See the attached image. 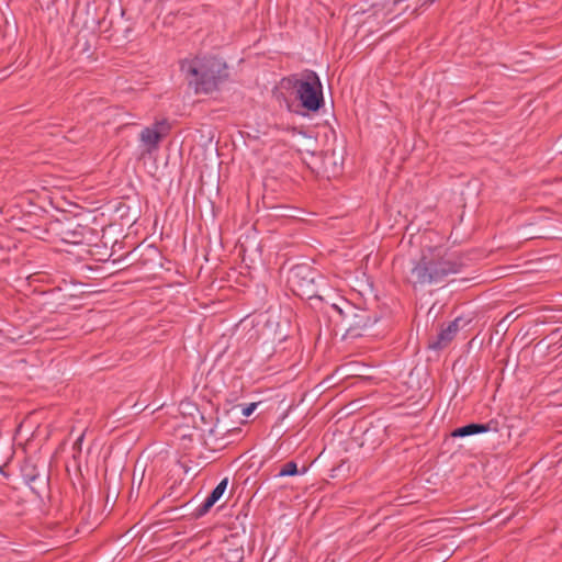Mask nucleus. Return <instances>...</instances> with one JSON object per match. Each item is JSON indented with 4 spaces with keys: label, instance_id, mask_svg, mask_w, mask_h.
Segmentation results:
<instances>
[{
    "label": "nucleus",
    "instance_id": "obj_14",
    "mask_svg": "<svg viewBox=\"0 0 562 562\" xmlns=\"http://www.w3.org/2000/svg\"><path fill=\"white\" fill-rule=\"evenodd\" d=\"M216 504V501L211 499V496H206V498L203 501V503L198 507L196 513L199 516L205 515L214 505Z\"/></svg>",
    "mask_w": 562,
    "mask_h": 562
},
{
    "label": "nucleus",
    "instance_id": "obj_1",
    "mask_svg": "<svg viewBox=\"0 0 562 562\" xmlns=\"http://www.w3.org/2000/svg\"><path fill=\"white\" fill-rule=\"evenodd\" d=\"M181 72L196 94H211L227 79V65L217 57H195L180 64Z\"/></svg>",
    "mask_w": 562,
    "mask_h": 562
},
{
    "label": "nucleus",
    "instance_id": "obj_5",
    "mask_svg": "<svg viewBox=\"0 0 562 562\" xmlns=\"http://www.w3.org/2000/svg\"><path fill=\"white\" fill-rule=\"evenodd\" d=\"M169 128L170 125L167 120L157 121L142 130L139 140L146 147V150L151 153L158 148L159 143L167 135Z\"/></svg>",
    "mask_w": 562,
    "mask_h": 562
},
{
    "label": "nucleus",
    "instance_id": "obj_7",
    "mask_svg": "<svg viewBox=\"0 0 562 562\" xmlns=\"http://www.w3.org/2000/svg\"><path fill=\"white\" fill-rule=\"evenodd\" d=\"M501 424L497 419H490L487 423H469L464 426L458 427L452 430V438H465L470 436L486 434V432H498Z\"/></svg>",
    "mask_w": 562,
    "mask_h": 562
},
{
    "label": "nucleus",
    "instance_id": "obj_10",
    "mask_svg": "<svg viewBox=\"0 0 562 562\" xmlns=\"http://www.w3.org/2000/svg\"><path fill=\"white\" fill-rule=\"evenodd\" d=\"M228 486V477H224L220 481V483L211 491L209 496L211 499L216 501V503L223 497L226 488Z\"/></svg>",
    "mask_w": 562,
    "mask_h": 562
},
{
    "label": "nucleus",
    "instance_id": "obj_13",
    "mask_svg": "<svg viewBox=\"0 0 562 562\" xmlns=\"http://www.w3.org/2000/svg\"><path fill=\"white\" fill-rule=\"evenodd\" d=\"M216 504V501L211 499V496H206V498L203 501V503L198 507L196 513L199 516L205 515L214 505Z\"/></svg>",
    "mask_w": 562,
    "mask_h": 562
},
{
    "label": "nucleus",
    "instance_id": "obj_8",
    "mask_svg": "<svg viewBox=\"0 0 562 562\" xmlns=\"http://www.w3.org/2000/svg\"><path fill=\"white\" fill-rule=\"evenodd\" d=\"M462 322V317H457L451 321L447 327L442 328L435 340L429 342V349L431 350H440L445 348L457 335L460 330V323Z\"/></svg>",
    "mask_w": 562,
    "mask_h": 562
},
{
    "label": "nucleus",
    "instance_id": "obj_15",
    "mask_svg": "<svg viewBox=\"0 0 562 562\" xmlns=\"http://www.w3.org/2000/svg\"><path fill=\"white\" fill-rule=\"evenodd\" d=\"M83 439H85V434L82 432L81 435L78 436V438L75 440L74 445H72V450H74V457H76L77 453H80L81 452V449H82V443H83Z\"/></svg>",
    "mask_w": 562,
    "mask_h": 562
},
{
    "label": "nucleus",
    "instance_id": "obj_17",
    "mask_svg": "<svg viewBox=\"0 0 562 562\" xmlns=\"http://www.w3.org/2000/svg\"><path fill=\"white\" fill-rule=\"evenodd\" d=\"M128 408L132 411L133 414H138V413L143 412L146 408V406L135 402V403L128 405Z\"/></svg>",
    "mask_w": 562,
    "mask_h": 562
},
{
    "label": "nucleus",
    "instance_id": "obj_21",
    "mask_svg": "<svg viewBox=\"0 0 562 562\" xmlns=\"http://www.w3.org/2000/svg\"><path fill=\"white\" fill-rule=\"evenodd\" d=\"M297 114L302 115V116H306V114L304 112H296Z\"/></svg>",
    "mask_w": 562,
    "mask_h": 562
},
{
    "label": "nucleus",
    "instance_id": "obj_9",
    "mask_svg": "<svg viewBox=\"0 0 562 562\" xmlns=\"http://www.w3.org/2000/svg\"><path fill=\"white\" fill-rule=\"evenodd\" d=\"M307 472L306 468L299 470L297 463L294 461L286 462L281 467L279 472L274 475V477H285V476H294V475H304Z\"/></svg>",
    "mask_w": 562,
    "mask_h": 562
},
{
    "label": "nucleus",
    "instance_id": "obj_16",
    "mask_svg": "<svg viewBox=\"0 0 562 562\" xmlns=\"http://www.w3.org/2000/svg\"><path fill=\"white\" fill-rule=\"evenodd\" d=\"M257 403H249L248 405H246L241 411L243 415L245 417H249L257 408Z\"/></svg>",
    "mask_w": 562,
    "mask_h": 562
},
{
    "label": "nucleus",
    "instance_id": "obj_18",
    "mask_svg": "<svg viewBox=\"0 0 562 562\" xmlns=\"http://www.w3.org/2000/svg\"><path fill=\"white\" fill-rule=\"evenodd\" d=\"M517 314H516V311H512L509 313H507L504 317H503V323H508L510 324L513 321H515L517 318Z\"/></svg>",
    "mask_w": 562,
    "mask_h": 562
},
{
    "label": "nucleus",
    "instance_id": "obj_11",
    "mask_svg": "<svg viewBox=\"0 0 562 562\" xmlns=\"http://www.w3.org/2000/svg\"><path fill=\"white\" fill-rule=\"evenodd\" d=\"M216 504V501L211 499V496H206V498L203 501V503L198 507L196 513L199 516L205 515L214 505Z\"/></svg>",
    "mask_w": 562,
    "mask_h": 562
},
{
    "label": "nucleus",
    "instance_id": "obj_20",
    "mask_svg": "<svg viewBox=\"0 0 562 562\" xmlns=\"http://www.w3.org/2000/svg\"><path fill=\"white\" fill-rule=\"evenodd\" d=\"M508 325H509L508 323H503V318H502V319L498 322V324H497V328H498V329H504V330H506V329H507V327H508Z\"/></svg>",
    "mask_w": 562,
    "mask_h": 562
},
{
    "label": "nucleus",
    "instance_id": "obj_6",
    "mask_svg": "<svg viewBox=\"0 0 562 562\" xmlns=\"http://www.w3.org/2000/svg\"><path fill=\"white\" fill-rule=\"evenodd\" d=\"M331 307L342 316L345 322L348 323L349 329L369 328L376 323L375 317H371L364 311H357L348 303H346V308L337 304H333Z\"/></svg>",
    "mask_w": 562,
    "mask_h": 562
},
{
    "label": "nucleus",
    "instance_id": "obj_4",
    "mask_svg": "<svg viewBox=\"0 0 562 562\" xmlns=\"http://www.w3.org/2000/svg\"><path fill=\"white\" fill-rule=\"evenodd\" d=\"M317 278V271L307 263L293 266L288 274V281L292 290L306 299H321L318 295Z\"/></svg>",
    "mask_w": 562,
    "mask_h": 562
},
{
    "label": "nucleus",
    "instance_id": "obj_19",
    "mask_svg": "<svg viewBox=\"0 0 562 562\" xmlns=\"http://www.w3.org/2000/svg\"><path fill=\"white\" fill-rule=\"evenodd\" d=\"M36 480V476L35 475H31V476H25V482L27 485L32 486L31 484ZM32 490H34L33 487H31Z\"/></svg>",
    "mask_w": 562,
    "mask_h": 562
},
{
    "label": "nucleus",
    "instance_id": "obj_12",
    "mask_svg": "<svg viewBox=\"0 0 562 562\" xmlns=\"http://www.w3.org/2000/svg\"><path fill=\"white\" fill-rule=\"evenodd\" d=\"M216 504V501L211 499V496H206V498L203 501V503L198 507L196 513L199 516L205 515L214 505Z\"/></svg>",
    "mask_w": 562,
    "mask_h": 562
},
{
    "label": "nucleus",
    "instance_id": "obj_2",
    "mask_svg": "<svg viewBox=\"0 0 562 562\" xmlns=\"http://www.w3.org/2000/svg\"><path fill=\"white\" fill-rule=\"evenodd\" d=\"M462 270V265L450 260L442 259L434 261L427 256L413 262L411 269L409 282L414 285L438 284L451 274H458Z\"/></svg>",
    "mask_w": 562,
    "mask_h": 562
},
{
    "label": "nucleus",
    "instance_id": "obj_3",
    "mask_svg": "<svg viewBox=\"0 0 562 562\" xmlns=\"http://www.w3.org/2000/svg\"><path fill=\"white\" fill-rule=\"evenodd\" d=\"M291 81L304 110L316 113L324 106L323 85L314 70H305L301 77H293Z\"/></svg>",
    "mask_w": 562,
    "mask_h": 562
}]
</instances>
